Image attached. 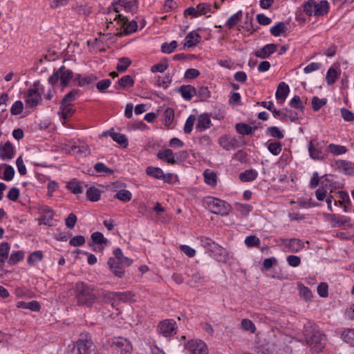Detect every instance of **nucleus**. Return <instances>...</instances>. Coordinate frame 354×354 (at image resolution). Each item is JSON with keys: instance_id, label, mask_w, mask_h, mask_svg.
<instances>
[{"instance_id": "obj_1", "label": "nucleus", "mask_w": 354, "mask_h": 354, "mask_svg": "<svg viewBox=\"0 0 354 354\" xmlns=\"http://www.w3.org/2000/svg\"><path fill=\"white\" fill-rule=\"evenodd\" d=\"M75 297L78 306L91 308L97 303V290L84 282H77L74 287Z\"/></svg>"}, {"instance_id": "obj_2", "label": "nucleus", "mask_w": 354, "mask_h": 354, "mask_svg": "<svg viewBox=\"0 0 354 354\" xmlns=\"http://www.w3.org/2000/svg\"><path fill=\"white\" fill-rule=\"evenodd\" d=\"M203 205L214 214L226 216L231 210V206L229 203L213 196L205 197L203 199Z\"/></svg>"}, {"instance_id": "obj_3", "label": "nucleus", "mask_w": 354, "mask_h": 354, "mask_svg": "<svg viewBox=\"0 0 354 354\" xmlns=\"http://www.w3.org/2000/svg\"><path fill=\"white\" fill-rule=\"evenodd\" d=\"M106 28L113 32V33L120 37L119 32H122L125 25L126 17L120 13L115 12H106L105 15Z\"/></svg>"}, {"instance_id": "obj_4", "label": "nucleus", "mask_w": 354, "mask_h": 354, "mask_svg": "<svg viewBox=\"0 0 354 354\" xmlns=\"http://www.w3.org/2000/svg\"><path fill=\"white\" fill-rule=\"evenodd\" d=\"M201 245L205 249V252L211 257L221 260L225 254V249L212 239L203 236L200 238Z\"/></svg>"}, {"instance_id": "obj_5", "label": "nucleus", "mask_w": 354, "mask_h": 354, "mask_svg": "<svg viewBox=\"0 0 354 354\" xmlns=\"http://www.w3.org/2000/svg\"><path fill=\"white\" fill-rule=\"evenodd\" d=\"M73 71L62 65L58 70L53 72V73L49 77L48 81L52 86L55 85L59 81L60 85L65 88L68 85L70 81L73 78Z\"/></svg>"}, {"instance_id": "obj_6", "label": "nucleus", "mask_w": 354, "mask_h": 354, "mask_svg": "<svg viewBox=\"0 0 354 354\" xmlns=\"http://www.w3.org/2000/svg\"><path fill=\"white\" fill-rule=\"evenodd\" d=\"M92 344L91 339L87 337H81L77 342L68 346L67 354H87ZM89 354H99L97 351L93 350Z\"/></svg>"}, {"instance_id": "obj_7", "label": "nucleus", "mask_w": 354, "mask_h": 354, "mask_svg": "<svg viewBox=\"0 0 354 354\" xmlns=\"http://www.w3.org/2000/svg\"><path fill=\"white\" fill-rule=\"evenodd\" d=\"M44 86L39 82H35L33 85L28 89L24 96L25 102L29 107H35L41 102V93Z\"/></svg>"}, {"instance_id": "obj_8", "label": "nucleus", "mask_w": 354, "mask_h": 354, "mask_svg": "<svg viewBox=\"0 0 354 354\" xmlns=\"http://www.w3.org/2000/svg\"><path fill=\"white\" fill-rule=\"evenodd\" d=\"M309 156L314 160H324L327 158V152L323 142L311 140L308 145Z\"/></svg>"}, {"instance_id": "obj_9", "label": "nucleus", "mask_w": 354, "mask_h": 354, "mask_svg": "<svg viewBox=\"0 0 354 354\" xmlns=\"http://www.w3.org/2000/svg\"><path fill=\"white\" fill-rule=\"evenodd\" d=\"M185 354H208V347L201 339H192L184 344Z\"/></svg>"}, {"instance_id": "obj_10", "label": "nucleus", "mask_w": 354, "mask_h": 354, "mask_svg": "<svg viewBox=\"0 0 354 354\" xmlns=\"http://www.w3.org/2000/svg\"><path fill=\"white\" fill-rule=\"evenodd\" d=\"M280 246L285 252L297 253L304 248V242L299 239H280Z\"/></svg>"}, {"instance_id": "obj_11", "label": "nucleus", "mask_w": 354, "mask_h": 354, "mask_svg": "<svg viewBox=\"0 0 354 354\" xmlns=\"http://www.w3.org/2000/svg\"><path fill=\"white\" fill-rule=\"evenodd\" d=\"M157 331L165 337H171L176 334V322L172 319L160 322L157 326Z\"/></svg>"}, {"instance_id": "obj_12", "label": "nucleus", "mask_w": 354, "mask_h": 354, "mask_svg": "<svg viewBox=\"0 0 354 354\" xmlns=\"http://www.w3.org/2000/svg\"><path fill=\"white\" fill-rule=\"evenodd\" d=\"M37 209L40 215L38 218L39 224L52 226L54 216L53 210L47 205H38Z\"/></svg>"}, {"instance_id": "obj_13", "label": "nucleus", "mask_w": 354, "mask_h": 354, "mask_svg": "<svg viewBox=\"0 0 354 354\" xmlns=\"http://www.w3.org/2000/svg\"><path fill=\"white\" fill-rule=\"evenodd\" d=\"M308 343L313 346L315 351L319 352L326 344V336L324 333L317 330L311 337H306Z\"/></svg>"}, {"instance_id": "obj_14", "label": "nucleus", "mask_w": 354, "mask_h": 354, "mask_svg": "<svg viewBox=\"0 0 354 354\" xmlns=\"http://www.w3.org/2000/svg\"><path fill=\"white\" fill-rule=\"evenodd\" d=\"M240 136L230 138L225 135L219 138L218 144L225 150L230 151L240 147Z\"/></svg>"}, {"instance_id": "obj_15", "label": "nucleus", "mask_w": 354, "mask_h": 354, "mask_svg": "<svg viewBox=\"0 0 354 354\" xmlns=\"http://www.w3.org/2000/svg\"><path fill=\"white\" fill-rule=\"evenodd\" d=\"M314 6V16L317 17L326 15L330 10V4L326 0L316 1L313 0Z\"/></svg>"}, {"instance_id": "obj_16", "label": "nucleus", "mask_w": 354, "mask_h": 354, "mask_svg": "<svg viewBox=\"0 0 354 354\" xmlns=\"http://www.w3.org/2000/svg\"><path fill=\"white\" fill-rule=\"evenodd\" d=\"M290 92L289 86L284 82L279 84L275 93L277 102L279 104H283L286 101Z\"/></svg>"}, {"instance_id": "obj_17", "label": "nucleus", "mask_w": 354, "mask_h": 354, "mask_svg": "<svg viewBox=\"0 0 354 354\" xmlns=\"http://www.w3.org/2000/svg\"><path fill=\"white\" fill-rule=\"evenodd\" d=\"M201 40V37L198 31L192 30L185 38L184 48H194L200 43Z\"/></svg>"}, {"instance_id": "obj_18", "label": "nucleus", "mask_w": 354, "mask_h": 354, "mask_svg": "<svg viewBox=\"0 0 354 354\" xmlns=\"http://www.w3.org/2000/svg\"><path fill=\"white\" fill-rule=\"evenodd\" d=\"M277 45L274 44H268L264 46L263 48L255 51L254 55L261 59H266L273 54L277 49Z\"/></svg>"}, {"instance_id": "obj_19", "label": "nucleus", "mask_w": 354, "mask_h": 354, "mask_svg": "<svg viewBox=\"0 0 354 354\" xmlns=\"http://www.w3.org/2000/svg\"><path fill=\"white\" fill-rule=\"evenodd\" d=\"M15 150L13 145L7 142L0 147V158L3 160H10L14 157Z\"/></svg>"}, {"instance_id": "obj_20", "label": "nucleus", "mask_w": 354, "mask_h": 354, "mask_svg": "<svg viewBox=\"0 0 354 354\" xmlns=\"http://www.w3.org/2000/svg\"><path fill=\"white\" fill-rule=\"evenodd\" d=\"M107 264L109 269L116 277L121 278L124 276V270L120 261H116L113 257H110L108 259Z\"/></svg>"}, {"instance_id": "obj_21", "label": "nucleus", "mask_w": 354, "mask_h": 354, "mask_svg": "<svg viewBox=\"0 0 354 354\" xmlns=\"http://www.w3.org/2000/svg\"><path fill=\"white\" fill-rule=\"evenodd\" d=\"M177 92L185 101H190L196 94V88L192 85H183L177 89Z\"/></svg>"}, {"instance_id": "obj_22", "label": "nucleus", "mask_w": 354, "mask_h": 354, "mask_svg": "<svg viewBox=\"0 0 354 354\" xmlns=\"http://www.w3.org/2000/svg\"><path fill=\"white\" fill-rule=\"evenodd\" d=\"M15 169L12 166L6 164L0 165V178L6 181H11L15 176Z\"/></svg>"}, {"instance_id": "obj_23", "label": "nucleus", "mask_w": 354, "mask_h": 354, "mask_svg": "<svg viewBox=\"0 0 354 354\" xmlns=\"http://www.w3.org/2000/svg\"><path fill=\"white\" fill-rule=\"evenodd\" d=\"M211 120L209 115L206 113L201 114L197 119V124L196 130L201 132L210 127Z\"/></svg>"}, {"instance_id": "obj_24", "label": "nucleus", "mask_w": 354, "mask_h": 354, "mask_svg": "<svg viewBox=\"0 0 354 354\" xmlns=\"http://www.w3.org/2000/svg\"><path fill=\"white\" fill-rule=\"evenodd\" d=\"M96 294L97 295V303L100 299L102 300V303L109 304L111 303L113 300L117 299V292H111L109 291H106L104 290H97Z\"/></svg>"}, {"instance_id": "obj_25", "label": "nucleus", "mask_w": 354, "mask_h": 354, "mask_svg": "<svg viewBox=\"0 0 354 354\" xmlns=\"http://www.w3.org/2000/svg\"><path fill=\"white\" fill-rule=\"evenodd\" d=\"M341 74V71L339 68V65L336 68L331 66L328 68L326 75V82L328 85H333L336 80L339 78Z\"/></svg>"}, {"instance_id": "obj_26", "label": "nucleus", "mask_w": 354, "mask_h": 354, "mask_svg": "<svg viewBox=\"0 0 354 354\" xmlns=\"http://www.w3.org/2000/svg\"><path fill=\"white\" fill-rule=\"evenodd\" d=\"M157 158L160 160L166 161L167 163L171 165H174L176 163L175 154L169 149L160 150L157 153Z\"/></svg>"}, {"instance_id": "obj_27", "label": "nucleus", "mask_w": 354, "mask_h": 354, "mask_svg": "<svg viewBox=\"0 0 354 354\" xmlns=\"http://www.w3.org/2000/svg\"><path fill=\"white\" fill-rule=\"evenodd\" d=\"M18 308L29 309L32 312H38L41 309V305L37 301H31L30 302L18 301L16 304Z\"/></svg>"}, {"instance_id": "obj_28", "label": "nucleus", "mask_w": 354, "mask_h": 354, "mask_svg": "<svg viewBox=\"0 0 354 354\" xmlns=\"http://www.w3.org/2000/svg\"><path fill=\"white\" fill-rule=\"evenodd\" d=\"M138 30V24L135 20L129 21L126 17L125 25L124 26L123 31L119 32L120 37L123 35H128L135 32Z\"/></svg>"}, {"instance_id": "obj_29", "label": "nucleus", "mask_w": 354, "mask_h": 354, "mask_svg": "<svg viewBox=\"0 0 354 354\" xmlns=\"http://www.w3.org/2000/svg\"><path fill=\"white\" fill-rule=\"evenodd\" d=\"M66 187L74 194H82L84 192L83 186L76 178L67 182Z\"/></svg>"}, {"instance_id": "obj_30", "label": "nucleus", "mask_w": 354, "mask_h": 354, "mask_svg": "<svg viewBox=\"0 0 354 354\" xmlns=\"http://www.w3.org/2000/svg\"><path fill=\"white\" fill-rule=\"evenodd\" d=\"M203 177H204V181L205 183L212 187H214L217 185V175L216 174L211 171L209 169H206L203 172Z\"/></svg>"}, {"instance_id": "obj_31", "label": "nucleus", "mask_w": 354, "mask_h": 354, "mask_svg": "<svg viewBox=\"0 0 354 354\" xmlns=\"http://www.w3.org/2000/svg\"><path fill=\"white\" fill-rule=\"evenodd\" d=\"M119 4L123 7L127 12L134 13L138 10L136 0H119Z\"/></svg>"}, {"instance_id": "obj_32", "label": "nucleus", "mask_w": 354, "mask_h": 354, "mask_svg": "<svg viewBox=\"0 0 354 354\" xmlns=\"http://www.w3.org/2000/svg\"><path fill=\"white\" fill-rule=\"evenodd\" d=\"M258 171L256 169H250L241 172L239 174V179L242 182H251L257 178Z\"/></svg>"}, {"instance_id": "obj_33", "label": "nucleus", "mask_w": 354, "mask_h": 354, "mask_svg": "<svg viewBox=\"0 0 354 354\" xmlns=\"http://www.w3.org/2000/svg\"><path fill=\"white\" fill-rule=\"evenodd\" d=\"M109 134L113 141L116 142L117 143L123 145L124 147H127L128 145L127 138L126 136L120 133H115V132H111V131H106L104 132L103 135L106 136Z\"/></svg>"}, {"instance_id": "obj_34", "label": "nucleus", "mask_w": 354, "mask_h": 354, "mask_svg": "<svg viewBox=\"0 0 354 354\" xmlns=\"http://www.w3.org/2000/svg\"><path fill=\"white\" fill-rule=\"evenodd\" d=\"M73 10L79 15H88L91 12V7L84 2H78L73 6Z\"/></svg>"}, {"instance_id": "obj_35", "label": "nucleus", "mask_w": 354, "mask_h": 354, "mask_svg": "<svg viewBox=\"0 0 354 354\" xmlns=\"http://www.w3.org/2000/svg\"><path fill=\"white\" fill-rule=\"evenodd\" d=\"M329 216L333 226H344L348 221H350V219L347 216L343 215L330 214Z\"/></svg>"}, {"instance_id": "obj_36", "label": "nucleus", "mask_w": 354, "mask_h": 354, "mask_svg": "<svg viewBox=\"0 0 354 354\" xmlns=\"http://www.w3.org/2000/svg\"><path fill=\"white\" fill-rule=\"evenodd\" d=\"M297 288L299 290V294L306 301H310L313 298V293L311 290L301 283L297 284Z\"/></svg>"}, {"instance_id": "obj_37", "label": "nucleus", "mask_w": 354, "mask_h": 354, "mask_svg": "<svg viewBox=\"0 0 354 354\" xmlns=\"http://www.w3.org/2000/svg\"><path fill=\"white\" fill-rule=\"evenodd\" d=\"M145 172L147 176L158 180H161L164 173L161 168L153 166H148L146 168Z\"/></svg>"}, {"instance_id": "obj_38", "label": "nucleus", "mask_w": 354, "mask_h": 354, "mask_svg": "<svg viewBox=\"0 0 354 354\" xmlns=\"http://www.w3.org/2000/svg\"><path fill=\"white\" fill-rule=\"evenodd\" d=\"M236 131L241 135H250L257 129V127H252L250 124L246 123H237L235 126Z\"/></svg>"}, {"instance_id": "obj_39", "label": "nucleus", "mask_w": 354, "mask_h": 354, "mask_svg": "<svg viewBox=\"0 0 354 354\" xmlns=\"http://www.w3.org/2000/svg\"><path fill=\"white\" fill-rule=\"evenodd\" d=\"M266 134L268 136L272 137L279 140L284 138V133L283 131L276 126L268 127L266 130Z\"/></svg>"}, {"instance_id": "obj_40", "label": "nucleus", "mask_w": 354, "mask_h": 354, "mask_svg": "<svg viewBox=\"0 0 354 354\" xmlns=\"http://www.w3.org/2000/svg\"><path fill=\"white\" fill-rule=\"evenodd\" d=\"M86 195L89 201L96 202L100 199L101 191L95 187H90L86 190Z\"/></svg>"}, {"instance_id": "obj_41", "label": "nucleus", "mask_w": 354, "mask_h": 354, "mask_svg": "<svg viewBox=\"0 0 354 354\" xmlns=\"http://www.w3.org/2000/svg\"><path fill=\"white\" fill-rule=\"evenodd\" d=\"M328 151L329 153L333 154V156H340L344 154L347 151V149L346 147L335 144H330L328 147Z\"/></svg>"}, {"instance_id": "obj_42", "label": "nucleus", "mask_w": 354, "mask_h": 354, "mask_svg": "<svg viewBox=\"0 0 354 354\" xmlns=\"http://www.w3.org/2000/svg\"><path fill=\"white\" fill-rule=\"evenodd\" d=\"M10 250V244L3 242L0 244V262L4 263L8 260V255Z\"/></svg>"}, {"instance_id": "obj_43", "label": "nucleus", "mask_w": 354, "mask_h": 354, "mask_svg": "<svg viewBox=\"0 0 354 354\" xmlns=\"http://www.w3.org/2000/svg\"><path fill=\"white\" fill-rule=\"evenodd\" d=\"M44 257L43 252L40 250H37L29 254L27 259V263L29 265L34 266L41 261Z\"/></svg>"}, {"instance_id": "obj_44", "label": "nucleus", "mask_w": 354, "mask_h": 354, "mask_svg": "<svg viewBox=\"0 0 354 354\" xmlns=\"http://www.w3.org/2000/svg\"><path fill=\"white\" fill-rule=\"evenodd\" d=\"M242 15V11L239 10L237 12L231 15L230 18L226 21V26L230 29L234 27L237 24V23L241 19Z\"/></svg>"}, {"instance_id": "obj_45", "label": "nucleus", "mask_w": 354, "mask_h": 354, "mask_svg": "<svg viewBox=\"0 0 354 354\" xmlns=\"http://www.w3.org/2000/svg\"><path fill=\"white\" fill-rule=\"evenodd\" d=\"M115 198L123 203H127L132 198V194L127 189H120L115 195Z\"/></svg>"}, {"instance_id": "obj_46", "label": "nucleus", "mask_w": 354, "mask_h": 354, "mask_svg": "<svg viewBox=\"0 0 354 354\" xmlns=\"http://www.w3.org/2000/svg\"><path fill=\"white\" fill-rule=\"evenodd\" d=\"M286 30V26L284 22H279L270 29V33L274 37H279Z\"/></svg>"}, {"instance_id": "obj_47", "label": "nucleus", "mask_w": 354, "mask_h": 354, "mask_svg": "<svg viewBox=\"0 0 354 354\" xmlns=\"http://www.w3.org/2000/svg\"><path fill=\"white\" fill-rule=\"evenodd\" d=\"M93 242L97 245H107L109 241L105 238L102 232H95L91 234Z\"/></svg>"}, {"instance_id": "obj_48", "label": "nucleus", "mask_w": 354, "mask_h": 354, "mask_svg": "<svg viewBox=\"0 0 354 354\" xmlns=\"http://www.w3.org/2000/svg\"><path fill=\"white\" fill-rule=\"evenodd\" d=\"M178 47L176 41H171L170 43H163L160 46V50L165 54H170L173 53Z\"/></svg>"}, {"instance_id": "obj_49", "label": "nucleus", "mask_w": 354, "mask_h": 354, "mask_svg": "<svg viewBox=\"0 0 354 354\" xmlns=\"http://www.w3.org/2000/svg\"><path fill=\"white\" fill-rule=\"evenodd\" d=\"M172 82L171 77L169 75H166L163 77L160 76H158L156 79V84L158 87H162L163 88H167Z\"/></svg>"}, {"instance_id": "obj_50", "label": "nucleus", "mask_w": 354, "mask_h": 354, "mask_svg": "<svg viewBox=\"0 0 354 354\" xmlns=\"http://www.w3.org/2000/svg\"><path fill=\"white\" fill-rule=\"evenodd\" d=\"M342 339L354 346V328L345 329L342 333Z\"/></svg>"}, {"instance_id": "obj_51", "label": "nucleus", "mask_w": 354, "mask_h": 354, "mask_svg": "<svg viewBox=\"0 0 354 354\" xmlns=\"http://www.w3.org/2000/svg\"><path fill=\"white\" fill-rule=\"evenodd\" d=\"M61 108H62V115L64 120L67 119L74 112L73 106L71 103L62 102Z\"/></svg>"}, {"instance_id": "obj_52", "label": "nucleus", "mask_w": 354, "mask_h": 354, "mask_svg": "<svg viewBox=\"0 0 354 354\" xmlns=\"http://www.w3.org/2000/svg\"><path fill=\"white\" fill-rule=\"evenodd\" d=\"M174 111L171 108H167L163 113V120L166 126L169 127L173 123Z\"/></svg>"}, {"instance_id": "obj_53", "label": "nucleus", "mask_w": 354, "mask_h": 354, "mask_svg": "<svg viewBox=\"0 0 354 354\" xmlns=\"http://www.w3.org/2000/svg\"><path fill=\"white\" fill-rule=\"evenodd\" d=\"M24 257V253L22 251H16L11 254L10 257L8 259V263L10 266L15 265L19 261H21Z\"/></svg>"}, {"instance_id": "obj_54", "label": "nucleus", "mask_w": 354, "mask_h": 354, "mask_svg": "<svg viewBox=\"0 0 354 354\" xmlns=\"http://www.w3.org/2000/svg\"><path fill=\"white\" fill-rule=\"evenodd\" d=\"M268 150L274 156L279 155L281 150L282 146L279 142H268Z\"/></svg>"}, {"instance_id": "obj_55", "label": "nucleus", "mask_w": 354, "mask_h": 354, "mask_svg": "<svg viewBox=\"0 0 354 354\" xmlns=\"http://www.w3.org/2000/svg\"><path fill=\"white\" fill-rule=\"evenodd\" d=\"M327 103L326 98H319L317 96H313L312 98V107L314 111H319L323 106Z\"/></svg>"}, {"instance_id": "obj_56", "label": "nucleus", "mask_w": 354, "mask_h": 354, "mask_svg": "<svg viewBox=\"0 0 354 354\" xmlns=\"http://www.w3.org/2000/svg\"><path fill=\"white\" fill-rule=\"evenodd\" d=\"M131 61L127 57H122L118 59L116 68L119 72H124L130 66Z\"/></svg>"}, {"instance_id": "obj_57", "label": "nucleus", "mask_w": 354, "mask_h": 354, "mask_svg": "<svg viewBox=\"0 0 354 354\" xmlns=\"http://www.w3.org/2000/svg\"><path fill=\"white\" fill-rule=\"evenodd\" d=\"M196 122V117L194 115H190L186 120L183 131L185 133L189 134L193 130V127Z\"/></svg>"}, {"instance_id": "obj_58", "label": "nucleus", "mask_w": 354, "mask_h": 354, "mask_svg": "<svg viewBox=\"0 0 354 354\" xmlns=\"http://www.w3.org/2000/svg\"><path fill=\"white\" fill-rule=\"evenodd\" d=\"M289 105L295 109L303 111L304 110V106L301 100V98L298 95H295L291 100L289 102Z\"/></svg>"}, {"instance_id": "obj_59", "label": "nucleus", "mask_w": 354, "mask_h": 354, "mask_svg": "<svg viewBox=\"0 0 354 354\" xmlns=\"http://www.w3.org/2000/svg\"><path fill=\"white\" fill-rule=\"evenodd\" d=\"M210 95L209 91L207 87L202 86L196 88L195 96L199 97L201 100L207 99Z\"/></svg>"}, {"instance_id": "obj_60", "label": "nucleus", "mask_w": 354, "mask_h": 354, "mask_svg": "<svg viewBox=\"0 0 354 354\" xmlns=\"http://www.w3.org/2000/svg\"><path fill=\"white\" fill-rule=\"evenodd\" d=\"M80 95V90H73L67 93L62 99V102L71 103V102L76 100Z\"/></svg>"}, {"instance_id": "obj_61", "label": "nucleus", "mask_w": 354, "mask_h": 354, "mask_svg": "<svg viewBox=\"0 0 354 354\" xmlns=\"http://www.w3.org/2000/svg\"><path fill=\"white\" fill-rule=\"evenodd\" d=\"M298 119V115L296 111L291 109H283V121L290 120L295 122Z\"/></svg>"}, {"instance_id": "obj_62", "label": "nucleus", "mask_w": 354, "mask_h": 354, "mask_svg": "<svg viewBox=\"0 0 354 354\" xmlns=\"http://www.w3.org/2000/svg\"><path fill=\"white\" fill-rule=\"evenodd\" d=\"M241 325L243 330L249 331L251 333H254L256 331V326L254 324L248 319H242Z\"/></svg>"}, {"instance_id": "obj_63", "label": "nucleus", "mask_w": 354, "mask_h": 354, "mask_svg": "<svg viewBox=\"0 0 354 354\" xmlns=\"http://www.w3.org/2000/svg\"><path fill=\"white\" fill-rule=\"evenodd\" d=\"M118 84L122 88L131 87L133 86L134 81L130 75H127L118 80Z\"/></svg>"}, {"instance_id": "obj_64", "label": "nucleus", "mask_w": 354, "mask_h": 354, "mask_svg": "<svg viewBox=\"0 0 354 354\" xmlns=\"http://www.w3.org/2000/svg\"><path fill=\"white\" fill-rule=\"evenodd\" d=\"M97 77L93 74H89L87 75H85L81 79L79 82V86H85L91 84H93L96 80Z\"/></svg>"}]
</instances>
